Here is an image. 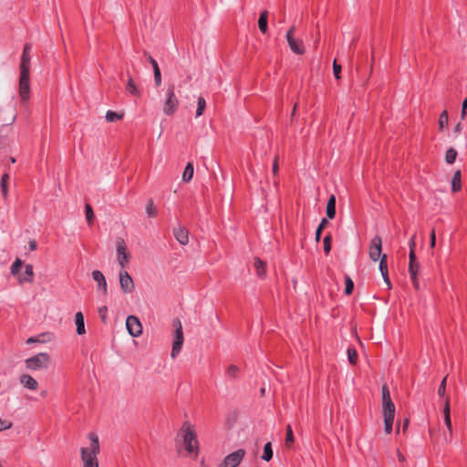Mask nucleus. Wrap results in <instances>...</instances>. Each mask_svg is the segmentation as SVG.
I'll return each instance as SVG.
<instances>
[{"label": "nucleus", "mask_w": 467, "mask_h": 467, "mask_svg": "<svg viewBox=\"0 0 467 467\" xmlns=\"http://www.w3.org/2000/svg\"><path fill=\"white\" fill-rule=\"evenodd\" d=\"M32 46L29 43L25 44L20 63V79H19V94L23 101L29 99L30 94V51Z\"/></svg>", "instance_id": "1"}, {"label": "nucleus", "mask_w": 467, "mask_h": 467, "mask_svg": "<svg viewBox=\"0 0 467 467\" xmlns=\"http://www.w3.org/2000/svg\"><path fill=\"white\" fill-rule=\"evenodd\" d=\"M89 446L80 449V457L83 467H99L98 455L100 451L99 437L94 432H89Z\"/></svg>", "instance_id": "2"}, {"label": "nucleus", "mask_w": 467, "mask_h": 467, "mask_svg": "<svg viewBox=\"0 0 467 467\" xmlns=\"http://www.w3.org/2000/svg\"><path fill=\"white\" fill-rule=\"evenodd\" d=\"M51 362L49 354L46 352L38 353L31 358L25 360L26 368L29 370H40L47 369Z\"/></svg>", "instance_id": "3"}, {"label": "nucleus", "mask_w": 467, "mask_h": 467, "mask_svg": "<svg viewBox=\"0 0 467 467\" xmlns=\"http://www.w3.org/2000/svg\"><path fill=\"white\" fill-rule=\"evenodd\" d=\"M182 432L183 433V444L185 450L189 453L195 452L197 454L198 441L194 431L188 422H184L182 424Z\"/></svg>", "instance_id": "4"}, {"label": "nucleus", "mask_w": 467, "mask_h": 467, "mask_svg": "<svg viewBox=\"0 0 467 467\" xmlns=\"http://www.w3.org/2000/svg\"><path fill=\"white\" fill-rule=\"evenodd\" d=\"M173 327H175L174 331V340L172 343V348L171 352V356L172 358H176L180 351L182 350L183 344V332H182V325L179 318H175L173 320Z\"/></svg>", "instance_id": "5"}, {"label": "nucleus", "mask_w": 467, "mask_h": 467, "mask_svg": "<svg viewBox=\"0 0 467 467\" xmlns=\"http://www.w3.org/2000/svg\"><path fill=\"white\" fill-rule=\"evenodd\" d=\"M175 87L173 84L170 85L166 92V99L163 105V112L171 116L175 113L179 106V100L174 92Z\"/></svg>", "instance_id": "6"}, {"label": "nucleus", "mask_w": 467, "mask_h": 467, "mask_svg": "<svg viewBox=\"0 0 467 467\" xmlns=\"http://www.w3.org/2000/svg\"><path fill=\"white\" fill-rule=\"evenodd\" d=\"M117 246V260L122 269L129 266L130 254L127 250V245L122 238H118L116 241Z\"/></svg>", "instance_id": "7"}, {"label": "nucleus", "mask_w": 467, "mask_h": 467, "mask_svg": "<svg viewBox=\"0 0 467 467\" xmlns=\"http://www.w3.org/2000/svg\"><path fill=\"white\" fill-rule=\"evenodd\" d=\"M381 248H382L381 237L379 235H375L370 241L369 249H368L369 258L372 261L377 262L378 260H379V261L381 260V257L383 256V254H381Z\"/></svg>", "instance_id": "8"}, {"label": "nucleus", "mask_w": 467, "mask_h": 467, "mask_svg": "<svg viewBox=\"0 0 467 467\" xmlns=\"http://www.w3.org/2000/svg\"><path fill=\"white\" fill-rule=\"evenodd\" d=\"M244 456L245 451L244 449H239L227 455L221 463L220 467H237Z\"/></svg>", "instance_id": "9"}, {"label": "nucleus", "mask_w": 467, "mask_h": 467, "mask_svg": "<svg viewBox=\"0 0 467 467\" xmlns=\"http://www.w3.org/2000/svg\"><path fill=\"white\" fill-rule=\"evenodd\" d=\"M126 327L129 334L133 337H138L142 333V326L140 319L135 316H129L126 319Z\"/></svg>", "instance_id": "10"}, {"label": "nucleus", "mask_w": 467, "mask_h": 467, "mask_svg": "<svg viewBox=\"0 0 467 467\" xmlns=\"http://www.w3.org/2000/svg\"><path fill=\"white\" fill-rule=\"evenodd\" d=\"M119 285H120L121 290L124 293L133 292L135 285H134L133 279L130 275V274L127 271L122 270L119 272Z\"/></svg>", "instance_id": "11"}, {"label": "nucleus", "mask_w": 467, "mask_h": 467, "mask_svg": "<svg viewBox=\"0 0 467 467\" xmlns=\"http://www.w3.org/2000/svg\"><path fill=\"white\" fill-rule=\"evenodd\" d=\"M173 235L182 245H185L189 242V232L182 225L173 229Z\"/></svg>", "instance_id": "12"}, {"label": "nucleus", "mask_w": 467, "mask_h": 467, "mask_svg": "<svg viewBox=\"0 0 467 467\" xmlns=\"http://www.w3.org/2000/svg\"><path fill=\"white\" fill-rule=\"evenodd\" d=\"M93 279L98 283V288L101 289L103 294H108L107 282L103 273L99 270H94L92 272Z\"/></svg>", "instance_id": "13"}, {"label": "nucleus", "mask_w": 467, "mask_h": 467, "mask_svg": "<svg viewBox=\"0 0 467 467\" xmlns=\"http://www.w3.org/2000/svg\"><path fill=\"white\" fill-rule=\"evenodd\" d=\"M20 383L30 390H36L38 388V382L30 375L23 374L19 378Z\"/></svg>", "instance_id": "14"}, {"label": "nucleus", "mask_w": 467, "mask_h": 467, "mask_svg": "<svg viewBox=\"0 0 467 467\" xmlns=\"http://www.w3.org/2000/svg\"><path fill=\"white\" fill-rule=\"evenodd\" d=\"M286 40H287L290 49L295 54L303 55L306 52V48H305V46H304V43L302 40L296 39L295 37L291 38V39H286Z\"/></svg>", "instance_id": "15"}, {"label": "nucleus", "mask_w": 467, "mask_h": 467, "mask_svg": "<svg viewBox=\"0 0 467 467\" xmlns=\"http://www.w3.org/2000/svg\"><path fill=\"white\" fill-rule=\"evenodd\" d=\"M379 271L381 273V275L384 279L385 284L388 286V289L391 288V283L389 278L388 274V265H387V255L383 254V256L381 257V260L379 261Z\"/></svg>", "instance_id": "16"}, {"label": "nucleus", "mask_w": 467, "mask_h": 467, "mask_svg": "<svg viewBox=\"0 0 467 467\" xmlns=\"http://www.w3.org/2000/svg\"><path fill=\"white\" fill-rule=\"evenodd\" d=\"M419 269H420V264L418 262H416L414 264H409V273H410V279L412 281V284H413V286L415 287V289H419V286H420L419 280L417 277Z\"/></svg>", "instance_id": "17"}, {"label": "nucleus", "mask_w": 467, "mask_h": 467, "mask_svg": "<svg viewBox=\"0 0 467 467\" xmlns=\"http://www.w3.org/2000/svg\"><path fill=\"white\" fill-rule=\"evenodd\" d=\"M126 90L131 96H134L136 98H140L141 96V91L136 86L133 78L130 76H129V78H128V81H127V85H126Z\"/></svg>", "instance_id": "18"}, {"label": "nucleus", "mask_w": 467, "mask_h": 467, "mask_svg": "<svg viewBox=\"0 0 467 467\" xmlns=\"http://www.w3.org/2000/svg\"><path fill=\"white\" fill-rule=\"evenodd\" d=\"M451 410H450V399L448 397L445 398L444 400V408H443V415H444V422L448 429V431L451 433Z\"/></svg>", "instance_id": "19"}, {"label": "nucleus", "mask_w": 467, "mask_h": 467, "mask_svg": "<svg viewBox=\"0 0 467 467\" xmlns=\"http://www.w3.org/2000/svg\"><path fill=\"white\" fill-rule=\"evenodd\" d=\"M326 213L327 218L334 219L336 215V197L331 195L327 201Z\"/></svg>", "instance_id": "20"}, {"label": "nucleus", "mask_w": 467, "mask_h": 467, "mask_svg": "<svg viewBox=\"0 0 467 467\" xmlns=\"http://www.w3.org/2000/svg\"><path fill=\"white\" fill-rule=\"evenodd\" d=\"M75 323L77 326V334L84 335L86 333L84 316L82 312H77L75 315Z\"/></svg>", "instance_id": "21"}, {"label": "nucleus", "mask_w": 467, "mask_h": 467, "mask_svg": "<svg viewBox=\"0 0 467 467\" xmlns=\"http://www.w3.org/2000/svg\"><path fill=\"white\" fill-rule=\"evenodd\" d=\"M267 20H268V12L266 10H265V11L261 12L259 19H258V27L263 34H266L267 29H268Z\"/></svg>", "instance_id": "22"}, {"label": "nucleus", "mask_w": 467, "mask_h": 467, "mask_svg": "<svg viewBox=\"0 0 467 467\" xmlns=\"http://www.w3.org/2000/svg\"><path fill=\"white\" fill-rule=\"evenodd\" d=\"M8 181H9V174L4 173L1 177L0 187H1V193L5 200L8 196Z\"/></svg>", "instance_id": "23"}, {"label": "nucleus", "mask_w": 467, "mask_h": 467, "mask_svg": "<svg viewBox=\"0 0 467 467\" xmlns=\"http://www.w3.org/2000/svg\"><path fill=\"white\" fill-rule=\"evenodd\" d=\"M383 416L384 419H394L395 416V405L393 402H389L383 405Z\"/></svg>", "instance_id": "24"}, {"label": "nucleus", "mask_w": 467, "mask_h": 467, "mask_svg": "<svg viewBox=\"0 0 467 467\" xmlns=\"http://www.w3.org/2000/svg\"><path fill=\"white\" fill-rule=\"evenodd\" d=\"M462 188L461 183V171L458 170L454 172L452 180H451V190L453 192L460 191Z\"/></svg>", "instance_id": "25"}, {"label": "nucleus", "mask_w": 467, "mask_h": 467, "mask_svg": "<svg viewBox=\"0 0 467 467\" xmlns=\"http://www.w3.org/2000/svg\"><path fill=\"white\" fill-rule=\"evenodd\" d=\"M265 267L266 265L264 261H262L260 258L254 259V268L256 271V275L259 277H264L265 275Z\"/></svg>", "instance_id": "26"}, {"label": "nucleus", "mask_w": 467, "mask_h": 467, "mask_svg": "<svg viewBox=\"0 0 467 467\" xmlns=\"http://www.w3.org/2000/svg\"><path fill=\"white\" fill-rule=\"evenodd\" d=\"M34 277V270L32 265H26L25 269V276L23 278H19V282H26L32 283Z\"/></svg>", "instance_id": "27"}, {"label": "nucleus", "mask_w": 467, "mask_h": 467, "mask_svg": "<svg viewBox=\"0 0 467 467\" xmlns=\"http://www.w3.org/2000/svg\"><path fill=\"white\" fill-rule=\"evenodd\" d=\"M193 171V165L191 162L187 163L182 173V181L185 182H189L192 179Z\"/></svg>", "instance_id": "28"}, {"label": "nucleus", "mask_w": 467, "mask_h": 467, "mask_svg": "<svg viewBox=\"0 0 467 467\" xmlns=\"http://www.w3.org/2000/svg\"><path fill=\"white\" fill-rule=\"evenodd\" d=\"M272 458H273L272 445H271V442H267L265 444L262 459L265 462H269Z\"/></svg>", "instance_id": "29"}, {"label": "nucleus", "mask_w": 467, "mask_h": 467, "mask_svg": "<svg viewBox=\"0 0 467 467\" xmlns=\"http://www.w3.org/2000/svg\"><path fill=\"white\" fill-rule=\"evenodd\" d=\"M205 107H206V101H205L204 98L199 97L198 100H197V109H196V114H195L196 118H198L203 114Z\"/></svg>", "instance_id": "30"}, {"label": "nucleus", "mask_w": 467, "mask_h": 467, "mask_svg": "<svg viewBox=\"0 0 467 467\" xmlns=\"http://www.w3.org/2000/svg\"><path fill=\"white\" fill-rule=\"evenodd\" d=\"M105 118H106L107 121L114 122V121L121 119L123 118V114H119L115 111L108 110Z\"/></svg>", "instance_id": "31"}, {"label": "nucleus", "mask_w": 467, "mask_h": 467, "mask_svg": "<svg viewBox=\"0 0 467 467\" xmlns=\"http://www.w3.org/2000/svg\"><path fill=\"white\" fill-rule=\"evenodd\" d=\"M457 157V151L453 148H450L447 150L445 154V161L449 164H452Z\"/></svg>", "instance_id": "32"}, {"label": "nucleus", "mask_w": 467, "mask_h": 467, "mask_svg": "<svg viewBox=\"0 0 467 467\" xmlns=\"http://www.w3.org/2000/svg\"><path fill=\"white\" fill-rule=\"evenodd\" d=\"M23 265V261L19 258H16V261L12 264L10 272L13 275H18L20 269Z\"/></svg>", "instance_id": "33"}, {"label": "nucleus", "mask_w": 467, "mask_h": 467, "mask_svg": "<svg viewBox=\"0 0 467 467\" xmlns=\"http://www.w3.org/2000/svg\"><path fill=\"white\" fill-rule=\"evenodd\" d=\"M348 359L351 365H356L358 361V353L355 348H348L347 350Z\"/></svg>", "instance_id": "34"}, {"label": "nucleus", "mask_w": 467, "mask_h": 467, "mask_svg": "<svg viewBox=\"0 0 467 467\" xmlns=\"http://www.w3.org/2000/svg\"><path fill=\"white\" fill-rule=\"evenodd\" d=\"M448 112L446 109H444L439 117V129L441 130L445 126L448 124Z\"/></svg>", "instance_id": "35"}, {"label": "nucleus", "mask_w": 467, "mask_h": 467, "mask_svg": "<svg viewBox=\"0 0 467 467\" xmlns=\"http://www.w3.org/2000/svg\"><path fill=\"white\" fill-rule=\"evenodd\" d=\"M381 392H382V404L383 405L388 404L389 402H392L390 394H389V388L387 385L382 386Z\"/></svg>", "instance_id": "36"}, {"label": "nucleus", "mask_w": 467, "mask_h": 467, "mask_svg": "<svg viewBox=\"0 0 467 467\" xmlns=\"http://www.w3.org/2000/svg\"><path fill=\"white\" fill-rule=\"evenodd\" d=\"M85 212H86L87 222L89 225H91L93 223V220H94V212H93L90 204H88V203L86 204Z\"/></svg>", "instance_id": "37"}, {"label": "nucleus", "mask_w": 467, "mask_h": 467, "mask_svg": "<svg viewBox=\"0 0 467 467\" xmlns=\"http://www.w3.org/2000/svg\"><path fill=\"white\" fill-rule=\"evenodd\" d=\"M354 289V283L350 276L346 275L345 276V294L350 295L353 292Z\"/></svg>", "instance_id": "38"}, {"label": "nucleus", "mask_w": 467, "mask_h": 467, "mask_svg": "<svg viewBox=\"0 0 467 467\" xmlns=\"http://www.w3.org/2000/svg\"><path fill=\"white\" fill-rule=\"evenodd\" d=\"M324 243V252L326 254H328L331 251V243H332V236L330 234H327L323 240Z\"/></svg>", "instance_id": "39"}, {"label": "nucleus", "mask_w": 467, "mask_h": 467, "mask_svg": "<svg viewBox=\"0 0 467 467\" xmlns=\"http://www.w3.org/2000/svg\"><path fill=\"white\" fill-rule=\"evenodd\" d=\"M294 442V434L290 425L286 426L285 445L290 447Z\"/></svg>", "instance_id": "40"}, {"label": "nucleus", "mask_w": 467, "mask_h": 467, "mask_svg": "<svg viewBox=\"0 0 467 467\" xmlns=\"http://www.w3.org/2000/svg\"><path fill=\"white\" fill-rule=\"evenodd\" d=\"M146 213L149 217H155L157 215V209L150 200L146 206Z\"/></svg>", "instance_id": "41"}, {"label": "nucleus", "mask_w": 467, "mask_h": 467, "mask_svg": "<svg viewBox=\"0 0 467 467\" xmlns=\"http://www.w3.org/2000/svg\"><path fill=\"white\" fill-rule=\"evenodd\" d=\"M239 368L235 365H230L227 368L226 375L231 379H235L238 375Z\"/></svg>", "instance_id": "42"}, {"label": "nucleus", "mask_w": 467, "mask_h": 467, "mask_svg": "<svg viewBox=\"0 0 467 467\" xmlns=\"http://www.w3.org/2000/svg\"><path fill=\"white\" fill-rule=\"evenodd\" d=\"M446 380H447V377L443 378V379L441 380L440 386H439V389H438V395L441 397V398H444L445 396V392H446Z\"/></svg>", "instance_id": "43"}, {"label": "nucleus", "mask_w": 467, "mask_h": 467, "mask_svg": "<svg viewBox=\"0 0 467 467\" xmlns=\"http://www.w3.org/2000/svg\"><path fill=\"white\" fill-rule=\"evenodd\" d=\"M107 314H108V308L106 306H103L99 308V316L102 321V323H107Z\"/></svg>", "instance_id": "44"}, {"label": "nucleus", "mask_w": 467, "mask_h": 467, "mask_svg": "<svg viewBox=\"0 0 467 467\" xmlns=\"http://www.w3.org/2000/svg\"><path fill=\"white\" fill-rule=\"evenodd\" d=\"M12 425V421L0 418V431L10 429Z\"/></svg>", "instance_id": "45"}, {"label": "nucleus", "mask_w": 467, "mask_h": 467, "mask_svg": "<svg viewBox=\"0 0 467 467\" xmlns=\"http://www.w3.org/2000/svg\"><path fill=\"white\" fill-rule=\"evenodd\" d=\"M394 419H384L385 431L387 434H390L392 431Z\"/></svg>", "instance_id": "46"}, {"label": "nucleus", "mask_w": 467, "mask_h": 467, "mask_svg": "<svg viewBox=\"0 0 467 467\" xmlns=\"http://www.w3.org/2000/svg\"><path fill=\"white\" fill-rule=\"evenodd\" d=\"M153 74H154V82H155L156 87L161 86V74L160 68H155V70H153Z\"/></svg>", "instance_id": "47"}, {"label": "nucleus", "mask_w": 467, "mask_h": 467, "mask_svg": "<svg viewBox=\"0 0 467 467\" xmlns=\"http://www.w3.org/2000/svg\"><path fill=\"white\" fill-rule=\"evenodd\" d=\"M333 73L337 79L340 78L341 66L338 65L336 60L333 62Z\"/></svg>", "instance_id": "48"}, {"label": "nucleus", "mask_w": 467, "mask_h": 467, "mask_svg": "<svg viewBox=\"0 0 467 467\" xmlns=\"http://www.w3.org/2000/svg\"><path fill=\"white\" fill-rule=\"evenodd\" d=\"M144 55L150 63V66H152L153 70H155V68H159L157 61L150 55H149L147 52H145Z\"/></svg>", "instance_id": "49"}, {"label": "nucleus", "mask_w": 467, "mask_h": 467, "mask_svg": "<svg viewBox=\"0 0 467 467\" xmlns=\"http://www.w3.org/2000/svg\"><path fill=\"white\" fill-rule=\"evenodd\" d=\"M466 111H467V97L464 99V100L462 101V112H461L462 119H463L465 118Z\"/></svg>", "instance_id": "50"}, {"label": "nucleus", "mask_w": 467, "mask_h": 467, "mask_svg": "<svg viewBox=\"0 0 467 467\" xmlns=\"http://www.w3.org/2000/svg\"><path fill=\"white\" fill-rule=\"evenodd\" d=\"M296 32V27L295 26H291L287 33H286V39H291V38H294V34Z\"/></svg>", "instance_id": "51"}, {"label": "nucleus", "mask_w": 467, "mask_h": 467, "mask_svg": "<svg viewBox=\"0 0 467 467\" xmlns=\"http://www.w3.org/2000/svg\"><path fill=\"white\" fill-rule=\"evenodd\" d=\"M410 263L409 264H414L416 263V255L414 250L410 249L409 254Z\"/></svg>", "instance_id": "52"}, {"label": "nucleus", "mask_w": 467, "mask_h": 467, "mask_svg": "<svg viewBox=\"0 0 467 467\" xmlns=\"http://www.w3.org/2000/svg\"><path fill=\"white\" fill-rule=\"evenodd\" d=\"M328 224V221L327 218H323L319 223V225L317 226V228L319 229V231H323V229Z\"/></svg>", "instance_id": "53"}, {"label": "nucleus", "mask_w": 467, "mask_h": 467, "mask_svg": "<svg viewBox=\"0 0 467 467\" xmlns=\"http://www.w3.org/2000/svg\"><path fill=\"white\" fill-rule=\"evenodd\" d=\"M415 239H416V234H413L410 241H409V246H410V250L412 249L414 250L415 249V245H416V243H415Z\"/></svg>", "instance_id": "54"}, {"label": "nucleus", "mask_w": 467, "mask_h": 467, "mask_svg": "<svg viewBox=\"0 0 467 467\" xmlns=\"http://www.w3.org/2000/svg\"><path fill=\"white\" fill-rule=\"evenodd\" d=\"M431 247L433 248L435 246V244H436V237H435V231L432 230L431 233Z\"/></svg>", "instance_id": "55"}, {"label": "nucleus", "mask_w": 467, "mask_h": 467, "mask_svg": "<svg viewBox=\"0 0 467 467\" xmlns=\"http://www.w3.org/2000/svg\"><path fill=\"white\" fill-rule=\"evenodd\" d=\"M29 250L35 251L37 247V243L36 240H30L28 243Z\"/></svg>", "instance_id": "56"}, {"label": "nucleus", "mask_w": 467, "mask_h": 467, "mask_svg": "<svg viewBox=\"0 0 467 467\" xmlns=\"http://www.w3.org/2000/svg\"><path fill=\"white\" fill-rule=\"evenodd\" d=\"M277 171H278V162H277V158H275L274 161V163H273V173L276 174Z\"/></svg>", "instance_id": "57"}, {"label": "nucleus", "mask_w": 467, "mask_h": 467, "mask_svg": "<svg viewBox=\"0 0 467 467\" xmlns=\"http://www.w3.org/2000/svg\"><path fill=\"white\" fill-rule=\"evenodd\" d=\"M36 342H40V340L36 337H31L26 339V344H32V343H36Z\"/></svg>", "instance_id": "58"}, {"label": "nucleus", "mask_w": 467, "mask_h": 467, "mask_svg": "<svg viewBox=\"0 0 467 467\" xmlns=\"http://www.w3.org/2000/svg\"><path fill=\"white\" fill-rule=\"evenodd\" d=\"M321 233H322V231H319V229L317 228L316 234H315V239L317 242H319V240L321 238Z\"/></svg>", "instance_id": "59"}, {"label": "nucleus", "mask_w": 467, "mask_h": 467, "mask_svg": "<svg viewBox=\"0 0 467 467\" xmlns=\"http://www.w3.org/2000/svg\"><path fill=\"white\" fill-rule=\"evenodd\" d=\"M462 123L459 122L458 124H456V126L454 128V132L459 133L462 130Z\"/></svg>", "instance_id": "60"}, {"label": "nucleus", "mask_w": 467, "mask_h": 467, "mask_svg": "<svg viewBox=\"0 0 467 467\" xmlns=\"http://www.w3.org/2000/svg\"><path fill=\"white\" fill-rule=\"evenodd\" d=\"M408 424H409V420H406L404 424H403V430H405L407 428Z\"/></svg>", "instance_id": "61"}, {"label": "nucleus", "mask_w": 467, "mask_h": 467, "mask_svg": "<svg viewBox=\"0 0 467 467\" xmlns=\"http://www.w3.org/2000/svg\"><path fill=\"white\" fill-rule=\"evenodd\" d=\"M399 461H400V462L404 461V457L400 453H399Z\"/></svg>", "instance_id": "62"}, {"label": "nucleus", "mask_w": 467, "mask_h": 467, "mask_svg": "<svg viewBox=\"0 0 467 467\" xmlns=\"http://www.w3.org/2000/svg\"><path fill=\"white\" fill-rule=\"evenodd\" d=\"M46 395H47V392H46V391H43V392L41 393V396H43V397H45Z\"/></svg>", "instance_id": "63"}, {"label": "nucleus", "mask_w": 467, "mask_h": 467, "mask_svg": "<svg viewBox=\"0 0 467 467\" xmlns=\"http://www.w3.org/2000/svg\"><path fill=\"white\" fill-rule=\"evenodd\" d=\"M11 161H12V162H15V161H16L15 158H12V159H11Z\"/></svg>", "instance_id": "64"}]
</instances>
